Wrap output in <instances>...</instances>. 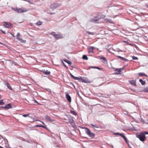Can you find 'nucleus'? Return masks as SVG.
Wrapping results in <instances>:
<instances>
[{
  "label": "nucleus",
  "mask_w": 148,
  "mask_h": 148,
  "mask_svg": "<svg viewBox=\"0 0 148 148\" xmlns=\"http://www.w3.org/2000/svg\"><path fill=\"white\" fill-rule=\"evenodd\" d=\"M106 16L105 15H103L102 13H99L92 18L90 20V21L96 23H99V21L102 18H105Z\"/></svg>",
  "instance_id": "1"
},
{
  "label": "nucleus",
  "mask_w": 148,
  "mask_h": 148,
  "mask_svg": "<svg viewBox=\"0 0 148 148\" xmlns=\"http://www.w3.org/2000/svg\"><path fill=\"white\" fill-rule=\"evenodd\" d=\"M146 134H148V132L144 131L136 133V136L142 142L145 141L146 139L145 135Z\"/></svg>",
  "instance_id": "2"
},
{
  "label": "nucleus",
  "mask_w": 148,
  "mask_h": 148,
  "mask_svg": "<svg viewBox=\"0 0 148 148\" xmlns=\"http://www.w3.org/2000/svg\"><path fill=\"white\" fill-rule=\"evenodd\" d=\"M50 34L52 35L57 40L61 39L63 38L62 36L60 33L55 34L54 32H53L51 33Z\"/></svg>",
  "instance_id": "3"
},
{
  "label": "nucleus",
  "mask_w": 148,
  "mask_h": 148,
  "mask_svg": "<svg viewBox=\"0 0 148 148\" xmlns=\"http://www.w3.org/2000/svg\"><path fill=\"white\" fill-rule=\"evenodd\" d=\"M86 132L88 136L92 138H93L95 136V134L91 132V131L88 128H86Z\"/></svg>",
  "instance_id": "4"
},
{
  "label": "nucleus",
  "mask_w": 148,
  "mask_h": 148,
  "mask_svg": "<svg viewBox=\"0 0 148 148\" xmlns=\"http://www.w3.org/2000/svg\"><path fill=\"white\" fill-rule=\"evenodd\" d=\"M13 9L14 11H17L18 13L25 12L28 10L25 8L22 9L18 8H13Z\"/></svg>",
  "instance_id": "5"
},
{
  "label": "nucleus",
  "mask_w": 148,
  "mask_h": 148,
  "mask_svg": "<svg viewBox=\"0 0 148 148\" xmlns=\"http://www.w3.org/2000/svg\"><path fill=\"white\" fill-rule=\"evenodd\" d=\"M16 38L21 42L25 43L26 42V40H23V39L21 38V35L19 33H17L16 35Z\"/></svg>",
  "instance_id": "6"
},
{
  "label": "nucleus",
  "mask_w": 148,
  "mask_h": 148,
  "mask_svg": "<svg viewBox=\"0 0 148 148\" xmlns=\"http://www.w3.org/2000/svg\"><path fill=\"white\" fill-rule=\"evenodd\" d=\"M3 26L4 27H5L10 28L12 27V25L11 24L9 23L5 22L4 23V24H3Z\"/></svg>",
  "instance_id": "7"
},
{
  "label": "nucleus",
  "mask_w": 148,
  "mask_h": 148,
  "mask_svg": "<svg viewBox=\"0 0 148 148\" xmlns=\"http://www.w3.org/2000/svg\"><path fill=\"white\" fill-rule=\"evenodd\" d=\"M41 71L46 75H49L51 73V72L47 70L45 71V70H42Z\"/></svg>",
  "instance_id": "8"
},
{
  "label": "nucleus",
  "mask_w": 148,
  "mask_h": 148,
  "mask_svg": "<svg viewBox=\"0 0 148 148\" xmlns=\"http://www.w3.org/2000/svg\"><path fill=\"white\" fill-rule=\"evenodd\" d=\"M66 98L69 102H71V99L70 96L69 95V94L67 93H66Z\"/></svg>",
  "instance_id": "9"
},
{
  "label": "nucleus",
  "mask_w": 148,
  "mask_h": 148,
  "mask_svg": "<svg viewBox=\"0 0 148 148\" xmlns=\"http://www.w3.org/2000/svg\"><path fill=\"white\" fill-rule=\"evenodd\" d=\"M124 69V67L120 69H116L115 70V71L116 72V73L118 74L121 71V70H123Z\"/></svg>",
  "instance_id": "10"
},
{
  "label": "nucleus",
  "mask_w": 148,
  "mask_h": 148,
  "mask_svg": "<svg viewBox=\"0 0 148 148\" xmlns=\"http://www.w3.org/2000/svg\"><path fill=\"white\" fill-rule=\"evenodd\" d=\"M4 84L7 86V88H9V89L11 90H12V87H11L10 85L8 82H4Z\"/></svg>",
  "instance_id": "11"
},
{
  "label": "nucleus",
  "mask_w": 148,
  "mask_h": 148,
  "mask_svg": "<svg viewBox=\"0 0 148 148\" xmlns=\"http://www.w3.org/2000/svg\"><path fill=\"white\" fill-rule=\"evenodd\" d=\"M94 49V47H90L88 49V51L89 53H93L94 51L93 50Z\"/></svg>",
  "instance_id": "12"
},
{
  "label": "nucleus",
  "mask_w": 148,
  "mask_h": 148,
  "mask_svg": "<svg viewBox=\"0 0 148 148\" xmlns=\"http://www.w3.org/2000/svg\"><path fill=\"white\" fill-rule=\"evenodd\" d=\"M45 118L47 121H49L53 122L54 121V120L51 119L50 117L48 116H45Z\"/></svg>",
  "instance_id": "13"
},
{
  "label": "nucleus",
  "mask_w": 148,
  "mask_h": 148,
  "mask_svg": "<svg viewBox=\"0 0 148 148\" xmlns=\"http://www.w3.org/2000/svg\"><path fill=\"white\" fill-rule=\"evenodd\" d=\"M129 82L130 83L134 86H136V81L134 80H132L130 81H129Z\"/></svg>",
  "instance_id": "14"
},
{
  "label": "nucleus",
  "mask_w": 148,
  "mask_h": 148,
  "mask_svg": "<svg viewBox=\"0 0 148 148\" xmlns=\"http://www.w3.org/2000/svg\"><path fill=\"white\" fill-rule=\"evenodd\" d=\"M117 57H118L119 58L121 59V60L123 61H124L127 62L128 61V60H127V59L125 58H124L123 57H121L120 56H117Z\"/></svg>",
  "instance_id": "15"
},
{
  "label": "nucleus",
  "mask_w": 148,
  "mask_h": 148,
  "mask_svg": "<svg viewBox=\"0 0 148 148\" xmlns=\"http://www.w3.org/2000/svg\"><path fill=\"white\" fill-rule=\"evenodd\" d=\"M70 75L71 77L74 79L75 80H79L80 79L79 77H75L71 73H70Z\"/></svg>",
  "instance_id": "16"
},
{
  "label": "nucleus",
  "mask_w": 148,
  "mask_h": 148,
  "mask_svg": "<svg viewBox=\"0 0 148 148\" xmlns=\"http://www.w3.org/2000/svg\"><path fill=\"white\" fill-rule=\"evenodd\" d=\"M35 127H42L43 128L46 129H47V127L46 126H43L42 125H37L35 126Z\"/></svg>",
  "instance_id": "17"
},
{
  "label": "nucleus",
  "mask_w": 148,
  "mask_h": 148,
  "mask_svg": "<svg viewBox=\"0 0 148 148\" xmlns=\"http://www.w3.org/2000/svg\"><path fill=\"white\" fill-rule=\"evenodd\" d=\"M11 107V105L10 104H7L5 106V108H6L7 109H8L10 108Z\"/></svg>",
  "instance_id": "18"
},
{
  "label": "nucleus",
  "mask_w": 148,
  "mask_h": 148,
  "mask_svg": "<svg viewBox=\"0 0 148 148\" xmlns=\"http://www.w3.org/2000/svg\"><path fill=\"white\" fill-rule=\"evenodd\" d=\"M57 7V5L56 4H52L51 5V7L52 8H56Z\"/></svg>",
  "instance_id": "19"
},
{
  "label": "nucleus",
  "mask_w": 148,
  "mask_h": 148,
  "mask_svg": "<svg viewBox=\"0 0 148 148\" xmlns=\"http://www.w3.org/2000/svg\"><path fill=\"white\" fill-rule=\"evenodd\" d=\"M140 82L143 85H145V81H143L142 79H140L139 80Z\"/></svg>",
  "instance_id": "20"
},
{
  "label": "nucleus",
  "mask_w": 148,
  "mask_h": 148,
  "mask_svg": "<svg viewBox=\"0 0 148 148\" xmlns=\"http://www.w3.org/2000/svg\"><path fill=\"white\" fill-rule=\"evenodd\" d=\"M64 61L65 62H66L68 64H71V61H69L66 59H64Z\"/></svg>",
  "instance_id": "21"
},
{
  "label": "nucleus",
  "mask_w": 148,
  "mask_h": 148,
  "mask_svg": "<svg viewBox=\"0 0 148 148\" xmlns=\"http://www.w3.org/2000/svg\"><path fill=\"white\" fill-rule=\"evenodd\" d=\"M143 91L146 92H148V87L144 88L143 90Z\"/></svg>",
  "instance_id": "22"
},
{
  "label": "nucleus",
  "mask_w": 148,
  "mask_h": 148,
  "mask_svg": "<svg viewBox=\"0 0 148 148\" xmlns=\"http://www.w3.org/2000/svg\"><path fill=\"white\" fill-rule=\"evenodd\" d=\"M139 76H147V75L145 74V73H139L138 74Z\"/></svg>",
  "instance_id": "23"
},
{
  "label": "nucleus",
  "mask_w": 148,
  "mask_h": 148,
  "mask_svg": "<svg viewBox=\"0 0 148 148\" xmlns=\"http://www.w3.org/2000/svg\"><path fill=\"white\" fill-rule=\"evenodd\" d=\"M70 111L71 113L75 116H76L77 115V113L74 111L71 110Z\"/></svg>",
  "instance_id": "24"
},
{
  "label": "nucleus",
  "mask_w": 148,
  "mask_h": 148,
  "mask_svg": "<svg viewBox=\"0 0 148 148\" xmlns=\"http://www.w3.org/2000/svg\"><path fill=\"white\" fill-rule=\"evenodd\" d=\"M90 68H94V69H97L99 70H102V69H101V68H99V67H96V66H92V67H90Z\"/></svg>",
  "instance_id": "25"
},
{
  "label": "nucleus",
  "mask_w": 148,
  "mask_h": 148,
  "mask_svg": "<svg viewBox=\"0 0 148 148\" xmlns=\"http://www.w3.org/2000/svg\"><path fill=\"white\" fill-rule=\"evenodd\" d=\"M82 58L84 60H88V58L87 57V56L85 55H84L83 56Z\"/></svg>",
  "instance_id": "26"
},
{
  "label": "nucleus",
  "mask_w": 148,
  "mask_h": 148,
  "mask_svg": "<svg viewBox=\"0 0 148 148\" xmlns=\"http://www.w3.org/2000/svg\"><path fill=\"white\" fill-rule=\"evenodd\" d=\"M90 125L92 126H93L94 127H95V128H99V127L97 125H93L92 124H90Z\"/></svg>",
  "instance_id": "27"
},
{
  "label": "nucleus",
  "mask_w": 148,
  "mask_h": 148,
  "mask_svg": "<svg viewBox=\"0 0 148 148\" xmlns=\"http://www.w3.org/2000/svg\"><path fill=\"white\" fill-rule=\"evenodd\" d=\"M42 24V22L38 21L36 23V25H40Z\"/></svg>",
  "instance_id": "28"
},
{
  "label": "nucleus",
  "mask_w": 148,
  "mask_h": 148,
  "mask_svg": "<svg viewBox=\"0 0 148 148\" xmlns=\"http://www.w3.org/2000/svg\"><path fill=\"white\" fill-rule=\"evenodd\" d=\"M87 33L88 35H94L95 34L94 32H87Z\"/></svg>",
  "instance_id": "29"
},
{
  "label": "nucleus",
  "mask_w": 148,
  "mask_h": 148,
  "mask_svg": "<svg viewBox=\"0 0 148 148\" xmlns=\"http://www.w3.org/2000/svg\"><path fill=\"white\" fill-rule=\"evenodd\" d=\"M123 138L124 139V140H125V141L126 143H128V141L127 140V138L125 136L124 137H123Z\"/></svg>",
  "instance_id": "30"
},
{
  "label": "nucleus",
  "mask_w": 148,
  "mask_h": 148,
  "mask_svg": "<svg viewBox=\"0 0 148 148\" xmlns=\"http://www.w3.org/2000/svg\"><path fill=\"white\" fill-rule=\"evenodd\" d=\"M4 104V103L3 102V100H0V105H3Z\"/></svg>",
  "instance_id": "31"
},
{
  "label": "nucleus",
  "mask_w": 148,
  "mask_h": 148,
  "mask_svg": "<svg viewBox=\"0 0 148 148\" xmlns=\"http://www.w3.org/2000/svg\"><path fill=\"white\" fill-rule=\"evenodd\" d=\"M105 20L106 21H108V22L110 23H112V21H111V19H108V18H106V19H105Z\"/></svg>",
  "instance_id": "32"
},
{
  "label": "nucleus",
  "mask_w": 148,
  "mask_h": 148,
  "mask_svg": "<svg viewBox=\"0 0 148 148\" xmlns=\"http://www.w3.org/2000/svg\"><path fill=\"white\" fill-rule=\"evenodd\" d=\"M29 114H24L23 115V116L24 117H26L27 116H29Z\"/></svg>",
  "instance_id": "33"
},
{
  "label": "nucleus",
  "mask_w": 148,
  "mask_h": 148,
  "mask_svg": "<svg viewBox=\"0 0 148 148\" xmlns=\"http://www.w3.org/2000/svg\"><path fill=\"white\" fill-rule=\"evenodd\" d=\"M101 59L107 62V60H106V58H105L104 57H101Z\"/></svg>",
  "instance_id": "34"
},
{
  "label": "nucleus",
  "mask_w": 148,
  "mask_h": 148,
  "mask_svg": "<svg viewBox=\"0 0 148 148\" xmlns=\"http://www.w3.org/2000/svg\"><path fill=\"white\" fill-rule=\"evenodd\" d=\"M132 59L133 60H137L138 59V58L136 57H135L134 56H133L132 57Z\"/></svg>",
  "instance_id": "35"
},
{
  "label": "nucleus",
  "mask_w": 148,
  "mask_h": 148,
  "mask_svg": "<svg viewBox=\"0 0 148 148\" xmlns=\"http://www.w3.org/2000/svg\"><path fill=\"white\" fill-rule=\"evenodd\" d=\"M120 136H121V137H122V138H123L125 136H124V135H123L122 134H119V135Z\"/></svg>",
  "instance_id": "36"
},
{
  "label": "nucleus",
  "mask_w": 148,
  "mask_h": 148,
  "mask_svg": "<svg viewBox=\"0 0 148 148\" xmlns=\"http://www.w3.org/2000/svg\"><path fill=\"white\" fill-rule=\"evenodd\" d=\"M26 1L31 4H32L33 3L31 1Z\"/></svg>",
  "instance_id": "37"
},
{
  "label": "nucleus",
  "mask_w": 148,
  "mask_h": 148,
  "mask_svg": "<svg viewBox=\"0 0 148 148\" xmlns=\"http://www.w3.org/2000/svg\"><path fill=\"white\" fill-rule=\"evenodd\" d=\"M62 63L63 64L65 67H66V66L65 65V64L64 63V62H63V61L62 60Z\"/></svg>",
  "instance_id": "38"
},
{
  "label": "nucleus",
  "mask_w": 148,
  "mask_h": 148,
  "mask_svg": "<svg viewBox=\"0 0 148 148\" xmlns=\"http://www.w3.org/2000/svg\"><path fill=\"white\" fill-rule=\"evenodd\" d=\"M34 101H35V103H37L38 104L40 105H41V104H40L39 103H38V102L36 100H35Z\"/></svg>",
  "instance_id": "39"
},
{
  "label": "nucleus",
  "mask_w": 148,
  "mask_h": 148,
  "mask_svg": "<svg viewBox=\"0 0 148 148\" xmlns=\"http://www.w3.org/2000/svg\"><path fill=\"white\" fill-rule=\"evenodd\" d=\"M36 121H39L42 122L44 125L45 124V123L43 122H42V121H39V120H36Z\"/></svg>",
  "instance_id": "40"
},
{
  "label": "nucleus",
  "mask_w": 148,
  "mask_h": 148,
  "mask_svg": "<svg viewBox=\"0 0 148 148\" xmlns=\"http://www.w3.org/2000/svg\"><path fill=\"white\" fill-rule=\"evenodd\" d=\"M1 32H2L3 33V34H5V33H5V31H3L2 30V31H1Z\"/></svg>",
  "instance_id": "41"
},
{
  "label": "nucleus",
  "mask_w": 148,
  "mask_h": 148,
  "mask_svg": "<svg viewBox=\"0 0 148 148\" xmlns=\"http://www.w3.org/2000/svg\"><path fill=\"white\" fill-rule=\"evenodd\" d=\"M120 134L119 133H115V134L116 135H119Z\"/></svg>",
  "instance_id": "42"
},
{
  "label": "nucleus",
  "mask_w": 148,
  "mask_h": 148,
  "mask_svg": "<svg viewBox=\"0 0 148 148\" xmlns=\"http://www.w3.org/2000/svg\"><path fill=\"white\" fill-rule=\"evenodd\" d=\"M0 44H1V45H3V44L2 43H1V42H0Z\"/></svg>",
  "instance_id": "43"
},
{
  "label": "nucleus",
  "mask_w": 148,
  "mask_h": 148,
  "mask_svg": "<svg viewBox=\"0 0 148 148\" xmlns=\"http://www.w3.org/2000/svg\"><path fill=\"white\" fill-rule=\"evenodd\" d=\"M0 148H3L2 147H1V146H0Z\"/></svg>",
  "instance_id": "44"
},
{
  "label": "nucleus",
  "mask_w": 148,
  "mask_h": 148,
  "mask_svg": "<svg viewBox=\"0 0 148 148\" xmlns=\"http://www.w3.org/2000/svg\"><path fill=\"white\" fill-rule=\"evenodd\" d=\"M129 147H130V148H132V147H130V146H129Z\"/></svg>",
  "instance_id": "45"
},
{
  "label": "nucleus",
  "mask_w": 148,
  "mask_h": 148,
  "mask_svg": "<svg viewBox=\"0 0 148 148\" xmlns=\"http://www.w3.org/2000/svg\"><path fill=\"white\" fill-rule=\"evenodd\" d=\"M147 7L148 8V5H147Z\"/></svg>",
  "instance_id": "46"
},
{
  "label": "nucleus",
  "mask_w": 148,
  "mask_h": 148,
  "mask_svg": "<svg viewBox=\"0 0 148 148\" xmlns=\"http://www.w3.org/2000/svg\"><path fill=\"white\" fill-rule=\"evenodd\" d=\"M1 98V95H0V99Z\"/></svg>",
  "instance_id": "47"
},
{
  "label": "nucleus",
  "mask_w": 148,
  "mask_h": 148,
  "mask_svg": "<svg viewBox=\"0 0 148 148\" xmlns=\"http://www.w3.org/2000/svg\"><path fill=\"white\" fill-rule=\"evenodd\" d=\"M51 14H52V13H51Z\"/></svg>",
  "instance_id": "48"
},
{
  "label": "nucleus",
  "mask_w": 148,
  "mask_h": 148,
  "mask_svg": "<svg viewBox=\"0 0 148 148\" xmlns=\"http://www.w3.org/2000/svg\"><path fill=\"white\" fill-rule=\"evenodd\" d=\"M1 54H0V56H1Z\"/></svg>",
  "instance_id": "49"
}]
</instances>
